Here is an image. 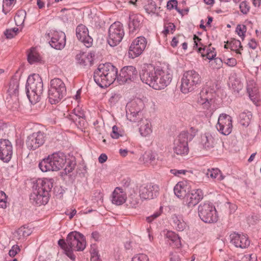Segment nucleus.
I'll return each instance as SVG.
<instances>
[{
  "label": "nucleus",
  "mask_w": 261,
  "mask_h": 261,
  "mask_svg": "<svg viewBox=\"0 0 261 261\" xmlns=\"http://www.w3.org/2000/svg\"><path fill=\"white\" fill-rule=\"evenodd\" d=\"M140 78L143 83L155 90H162L167 87L173 78L172 70L169 68H155L148 65L142 70Z\"/></svg>",
  "instance_id": "obj_1"
},
{
  "label": "nucleus",
  "mask_w": 261,
  "mask_h": 261,
  "mask_svg": "<svg viewBox=\"0 0 261 261\" xmlns=\"http://www.w3.org/2000/svg\"><path fill=\"white\" fill-rule=\"evenodd\" d=\"M66 163L67 165L64 170L66 173H69L75 167V161L66 160V156L62 153H54L48 155L46 159L42 160L39 164V167L43 172L58 171L63 168Z\"/></svg>",
  "instance_id": "obj_2"
},
{
  "label": "nucleus",
  "mask_w": 261,
  "mask_h": 261,
  "mask_svg": "<svg viewBox=\"0 0 261 261\" xmlns=\"http://www.w3.org/2000/svg\"><path fill=\"white\" fill-rule=\"evenodd\" d=\"M117 72V69L111 64H101L94 71V80L99 86L108 87L116 80Z\"/></svg>",
  "instance_id": "obj_3"
},
{
  "label": "nucleus",
  "mask_w": 261,
  "mask_h": 261,
  "mask_svg": "<svg viewBox=\"0 0 261 261\" xmlns=\"http://www.w3.org/2000/svg\"><path fill=\"white\" fill-rule=\"evenodd\" d=\"M200 82L201 77L197 72L193 70L187 71L181 79L180 90L185 94H188L193 91Z\"/></svg>",
  "instance_id": "obj_4"
},
{
  "label": "nucleus",
  "mask_w": 261,
  "mask_h": 261,
  "mask_svg": "<svg viewBox=\"0 0 261 261\" xmlns=\"http://www.w3.org/2000/svg\"><path fill=\"white\" fill-rule=\"evenodd\" d=\"M26 88L30 100H31V97L34 100H38L43 92V83L40 76L35 73L30 75L27 80Z\"/></svg>",
  "instance_id": "obj_5"
},
{
  "label": "nucleus",
  "mask_w": 261,
  "mask_h": 261,
  "mask_svg": "<svg viewBox=\"0 0 261 261\" xmlns=\"http://www.w3.org/2000/svg\"><path fill=\"white\" fill-rule=\"evenodd\" d=\"M66 93V88L64 82L60 79L51 80L48 90V98L51 104L59 102Z\"/></svg>",
  "instance_id": "obj_6"
},
{
  "label": "nucleus",
  "mask_w": 261,
  "mask_h": 261,
  "mask_svg": "<svg viewBox=\"0 0 261 261\" xmlns=\"http://www.w3.org/2000/svg\"><path fill=\"white\" fill-rule=\"evenodd\" d=\"M198 215L205 223H215L218 220V216L215 207L210 202H203L198 207Z\"/></svg>",
  "instance_id": "obj_7"
},
{
  "label": "nucleus",
  "mask_w": 261,
  "mask_h": 261,
  "mask_svg": "<svg viewBox=\"0 0 261 261\" xmlns=\"http://www.w3.org/2000/svg\"><path fill=\"white\" fill-rule=\"evenodd\" d=\"M69 250L72 253L73 251H83L86 247V241L84 236L80 232L72 231L69 233L66 238Z\"/></svg>",
  "instance_id": "obj_8"
},
{
  "label": "nucleus",
  "mask_w": 261,
  "mask_h": 261,
  "mask_svg": "<svg viewBox=\"0 0 261 261\" xmlns=\"http://www.w3.org/2000/svg\"><path fill=\"white\" fill-rule=\"evenodd\" d=\"M124 35L122 24L120 22H115L109 28L108 42L110 46H115L122 41Z\"/></svg>",
  "instance_id": "obj_9"
},
{
  "label": "nucleus",
  "mask_w": 261,
  "mask_h": 261,
  "mask_svg": "<svg viewBox=\"0 0 261 261\" xmlns=\"http://www.w3.org/2000/svg\"><path fill=\"white\" fill-rule=\"evenodd\" d=\"M188 136L187 132H182L174 141L173 149L176 154L183 156L188 154Z\"/></svg>",
  "instance_id": "obj_10"
},
{
  "label": "nucleus",
  "mask_w": 261,
  "mask_h": 261,
  "mask_svg": "<svg viewBox=\"0 0 261 261\" xmlns=\"http://www.w3.org/2000/svg\"><path fill=\"white\" fill-rule=\"evenodd\" d=\"M216 126L220 133L228 135L231 133L233 127L231 117L226 114H220Z\"/></svg>",
  "instance_id": "obj_11"
},
{
  "label": "nucleus",
  "mask_w": 261,
  "mask_h": 261,
  "mask_svg": "<svg viewBox=\"0 0 261 261\" xmlns=\"http://www.w3.org/2000/svg\"><path fill=\"white\" fill-rule=\"evenodd\" d=\"M146 40L143 37H139L134 39L129 47V57L134 59L141 55L146 47Z\"/></svg>",
  "instance_id": "obj_12"
},
{
  "label": "nucleus",
  "mask_w": 261,
  "mask_h": 261,
  "mask_svg": "<svg viewBox=\"0 0 261 261\" xmlns=\"http://www.w3.org/2000/svg\"><path fill=\"white\" fill-rule=\"evenodd\" d=\"M159 193V187L151 183L142 185L139 188V194L141 198L149 200L157 197Z\"/></svg>",
  "instance_id": "obj_13"
},
{
  "label": "nucleus",
  "mask_w": 261,
  "mask_h": 261,
  "mask_svg": "<svg viewBox=\"0 0 261 261\" xmlns=\"http://www.w3.org/2000/svg\"><path fill=\"white\" fill-rule=\"evenodd\" d=\"M45 140L44 133L38 131L34 132L28 136L26 144L29 149L34 150L42 146L44 143Z\"/></svg>",
  "instance_id": "obj_14"
},
{
  "label": "nucleus",
  "mask_w": 261,
  "mask_h": 261,
  "mask_svg": "<svg viewBox=\"0 0 261 261\" xmlns=\"http://www.w3.org/2000/svg\"><path fill=\"white\" fill-rule=\"evenodd\" d=\"M193 39L195 43L194 47L197 48L198 51L201 54L202 57H206L207 59H213L215 57L216 53L214 47L211 45H203L201 42V39L196 35H194Z\"/></svg>",
  "instance_id": "obj_15"
},
{
  "label": "nucleus",
  "mask_w": 261,
  "mask_h": 261,
  "mask_svg": "<svg viewBox=\"0 0 261 261\" xmlns=\"http://www.w3.org/2000/svg\"><path fill=\"white\" fill-rule=\"evenodd\" d=\"M75 61L81 67H90L93 64L95 54L93 51H80L75 56Z\"/></svg>",
  "instance_id": "obj_16"
},
{
  "label": "nucleus",
  "mask_w": 261,
  "mask_h": 261,
  "mask_svg": "<svg viewBox=\"0 0 261 261\" xmlns=\"http://www.w3.org/2000/svg\"><path fill=\"white\" fill-rule=\"evenodd\" d=\"M137 74L136 68L133 66H128L123 67L120 71L119 76L117 77V81L120 84L128 83L134 80Z\"/></svg>",
  "instance_id": "obj_17"
},
{
  "label": "nucleus",
  "mask_w": 261,
  "mask_h": 261,
  "mask_svg": "<svg viewBox=\"0 0 261 261\" xmlns=\"http://www.w3.org/2000/svg\"><path fill=\"white\" fill-rule=\"evenodd\" d=\"M13 154V147L11 143L7 139L0 140V159L8 163Z\"/></svg>",
  "instance_id": "obj_18"
},
{
  "label": "nucleus",
  "mask_w": 261,
  "mask_h": 261,
  "mask_svg": "<svg viewBox=\"0 0 261 261\" xmlns=\"http://www.w3.org/2000/svg\"><path fill=\"white\" fill-rule=\"evenodd\" d=\"M76 36L78 40L83 42L87 47H90L93 42V39L89 34V30L84 24H79L76 29Z\"/></svg>",
  "instance_id": "obj_19"
},
{
  "label": "nucleus",
  "mask_w": 261,
  "mask_h": 261,
  "mask_svg": "<svg viewBox=\"0 0 261 261\" xmlns=\"http://www.w3.org/2000/svg\"><path fill=\"white\" fill-rule=\"evenodd\" d=\"M198 103L204 110L211 111L216 109L215 100L213 95L208 92L200 93Z\"/></svg>",
  "instance_id": "obj_20"
},
{
  "label": "nucleus",
  "mask_w": 261,
  "mask_h": 261,
  "mask_svg": "<svg viewBox=\"0 0 261 261\" xmlns=\"http://www.w3.org/2000/svg\"><path fill=\"white\" fill-rule=\"evenodd\" d=\"M31 202L35 204L41 205L46 204L49 200V195L45 192H42L34 187L33 193L30 196Z\"/></svg>",
  "instance_id": "obj_21"
},
{
  "label": "nucleus",
  "mask_w": 261,
  "mask_h": 261,
  "mask_svg": "<svg viewBox=\"0 0 261 261\" xmlns=\"http://www.w3.org/2000/svg\"><path fill=\"white\" fill-rule=\"evenodd\" d=\"M230 243L236 247L246 248L250 245V240L246 235L233 233L230 235Z\"/></svg>",
  "instance_id": "obj_22"
},
{
  "label": "nucleus",
  "mask_w": 261,
  "mask_h": 261,
  "mask_svg": "<svg viewBox=\"0 0 261 261\" xmlns=\"http://www.w3.org/2000/svg\"><path fill=\"white\" fill-rule=\"evenodd\" d=\"M203 194L200 189H194L189 193L186 199V205L189 207H192L196 205L202 198Z\"/></svg>",
  "instance_id": "obj_23"
},
{
  "label": "nucleus",
  "mask_w": 261,
  "mask_h": 261,
  "mask_svg": "<svg viewBox=\"0 0 261 261\" xmlns=\"http://www.w3.org/2000/svg\"><path fill=\"white\" fill-rule=\"evenodd\" d=\"M66 44V36L62 32L54 33L50 42V45L56 49L63 48Z\"/></svg>",
  "instance_id": "obj_24"
},
{
  "label": "nucleus",
  "mask_w": 261,
  "mask_h": 261,
  "mask_svg": "<svg viewBox=\"0 0 261 261\" xmlns=\"http://www.w3.org/2000/svg\"><path fill=\"white\" fill-rule=\"evenodd\" d=\"M138 126L140 134L143 137L149 136L152 132L151 122L148 119L142 118L138 121Z\"/></svg>",
  "instance_id": "obj_25"
},
{
  "label": "nucleus",
  "mask_w": 261,
  "mask_h": 261,
  "mask_svg": "<svg viewBox=\"0 0 261 261\" xmlns=\"http://www.w3.org/2000/svg\"><path fill=\"white\" fill-rule=\"evenodd\" d=\"M157 154L155 152L149 150L146 151L139 158V162L146 166H154L156 165Z\"/></svg>",
  "instance_id": "obj_26"
},
{
  "label": "nucleus",
  "mask_w": 261,
  "mask_h": 261,
  "mask_svg": "<svg viewBox=\"0 0 261 261\" xmlns=\"http://www.w3.org/2000/svg\"><path fill=\"white\" fill-rule=\"evenodd\" d=\"M126 199V195L123 190L117 187L115 189L112 195V202L116 205L122 204Z\"/></svg>",
  "instance_id": "obj_27"
},
{
  "label": "nucleus",
  "mask_w": 261,
  "mask_h": 261,
  "mask_svg": "<svg viewBox=\"0 0 261 261\" xmlns=\"http://www.w3.org/2000/svg\"><path fill=\"white\" fill-rule=\"evenodd\" d=\"M53 184L54 179L53 178H40L37 180L35 187L49 194V192L53 187Z\"/></svg>",
  "instance_id": "obj_28"
},
{
  "label": "nucleus",
  "mask_w": 261,
  "mask_h": 261,
  "mask_svg": "<svg viewBox=\"0 0 261 261\" xmlns=\"http://www.w3.org/2000/svg\"><path fill=\"white\" fill-rule=\"evenodd\" d=\"M190 188L189 182L187 180L178 182L174 187V192L178 198L184 197Z\"/></svg>",
  "instance_id": "obj_29"
},
{
  "label": "nucleus",
  "mask_w": 261,
  "mask_h": 261,
  "mask_svg": "<svg viewBox=\"0 0 261 261\" xmlns=\"http://www.w3.org/2000/svg\"><path fill=\"white\" fill-rule=\"evenodd\" d=\"M216 143L215 138L209 133L204 134L201 137L200 144L206 150H210L214 147Z\"/></svg>",
  "instance_id": "obj_30"
},
{
  "label": "nucleus",
  "mask_w": 261,
  "mask_h": 261,
  "mask_svg": "<svg viewBox=\"0 0 261 261\" xmlns=\"http://www.w3.org/2000/svg\"><path fill=\"white\" fill-rule=\"evenodd\" d=\"M130 22L129 23V32L134 33L138 31L141 25V16L137 14H133L130 16Z\"/></svg>",
  "instance_id": "obj_31"
},
{
  "label": "nucleus",
  "mask_w": 261,
  "mask_h": 261,
  "mask_svg": "<svg viewBox=\"0 0 261 261\" xmlns=\"http://www.w3.org/2000/svg\"><path fill=\"white\" fill-rule=\"evenodd\" d=\"M230 49L236 52L237 54L236 57L237 59L242 61L243 60L242 57L241 56V50L243 49V47L241 45L240 41L237 39H232L229 41Z\"/></svg>",
  "instance_id": "obj_32"
},
{
  "label": "nucleus",
  "mask_w": 261,
  "mask_h": 261,
  "mask_svg": "<svg viewBox=\"0 0 261 261\" xmlns=\"http://www.w3.org/2000/svg\"><path fill=\"white\" fill-rule=\"evenodd\" d=\"M206 174L208 178L216 181H221L225 178V176L218 168L208 169Z\"/></svg>",
  "instance_id": "obj_33"
},
{
  "label": "nucleus",
  "mask_w": 261,
  "mask_h": 261,
  "mask_svg": "<svg viewBox=\"0 0 261 261\" xmlns=\"http://www.w3.org/2000/svg\"><path fill=\"white\" fill-rule=\"evenodd\" d=\"M32 230L25 226H22L18 228L14 233V237L18 240H23L26 237L30 235Z\"/></svg>",
  "instance_id": "obj_34"
},
{
  "label": "nucleus",
  "mask_w": 261,
  "mask_h": 261,
  "mask_svg": "<svg viewBox=\"0 0 261 261\" xmlns=\"http://www.w3.org/2000/svg\"><path fill=\"white\" fill-rule=\"evenodd\" d=\"M166 238L171 241L172 244L175 247L179 248L181 246V241L179 237L172 231H167L165 234Z\"/></svg>",
  "instance_id": "obj_35"
},
{
  "label": "nucleus",
  "mask_w": 261,
  "mask_h": 261,
  "mask_svg": "<svg viewBox=\"0 0 261 261\" xmlns=\"http://www.w3.org/2000/svg\"><path fill=\"white\" fill-rule=\"evenodd\" d=\"M28 60L30 64H34L41 60V57L36 48H32L29 51Z\"/></svg>",
  "instance_id": "obj_36"
},
{
  "label": "nucleus",
  "mask_w": 261,
  "mask_h": 261,
  "mask_svg": "<svg viewBox=\"0 0 261 261\" xmlns=\"http://www.w3.org/2000/svg\"><path fill=\"white\" fill-rule=\"evenodd\" d=\"M172 220L174 226L178 231H183L186 227V223L182 219L176 215L172 217Z\"/></svg>",
  "instance_id": "obj_37"
},
{
  "label": "nucleus",
  "mask_w": 261,
  "mask_h": 261,
  "mask_svg": "<svg viewBox=\"0 0 261 261\" xmlns=\"http://www.w3.org/2000/svg\"><path fill=\"white\" fill-rule=\"evenodd\" d=\"M252 115L250 112H244L240 115V122L241 125L247 126L250 124Z\"/></svg>",
  "instance_id": "obj_38"
},
{
  "label": "nucleus",
  "mask_w": 261,
  "mask_h": 261,
  "mask_svg": "<svg viewBox=\"0 0 261 261\" xmlns=\"http://www.w3.org/2000/svg\"><path fill=\"white\" fill-rule=\"evenodd\" d=\"M85 116L84 111L79 107L73 109V112L68 116V118L73 122L77 121V119L83 118Z\"/></svg>",
  "instance_id": "obj_39"
},
{
  "label": "nucleus",
  "mask_w": 261,
  "mask_h": 261,
  "mask_svg": "<svg viewBox=\"0 0 261 261\" xmlns=\"http://www.w3.org/2000/svg\"><path fill=\"white\" fill-rule=\"evenodd\" d=\"M140 204V199L136 194H131L127 200V205L130 208H137Z\"/></svg>",
  "instance_id": "obj_40"
},
{
  "label": "nucleus",
  "mask_w": 261,
  "mask_h": 261,
  "mask_svg": "<svg viewBox=\"0 0 261 261\" xmlns=\"http://www.w3.org/2000/svg\"><path fill=\"white\" fill-rule=\"evenodd\" d=\"M58 244L63 248L67 256H68L72 260H74L75 258V256L73 253L69 250V247L68 246V243L67 241L65 242L64 240H60L58 241Z\"/></svg>",
  "instance_id": "obj_41"
},
{
  "label": "nucleus",
  "mask_w": 261,
  "mask_h": 261,
  "mask_svg": "<svg viewBox=\"0 0 261 261\" xmlns=\"http://www.w3.org/2000/svg\"><path fill=\"white\" fill-rule=\"evenodd\" d=\"M25 15L26 13L23 10L18 11L16 13L14 17V20L17 26H21L23 25L25 18Z\"/></svg>",
  "instance_id": "obj_42"
},
{
  "label": "nucleus",
  "mask_w": 261,
  "mask_h": 261,
  "mask_svg": "<svg viewBox=\"0 0 261 261\" xmlns=\"http://www.w3.org/2000/svg\"><path fill=\"white\" fill-rule=\"evenodd\" d=\"M16 0H4L3 11L7 14L16 3Z\"/></svg>",
  "instance_id": "obj_43"
},
{
  "label": "nucleus",
  "mask_w": 261,
  "mask_h": 261,
  "mask_svg": "<svg viewBox=\"0 0 261 261\" xmlns=\"http://www.w3.org/2000/svg\"><path fill=\"white\" fill-rule=\"evenodd\" d=\"M246 31L247 28L244 24H238L236 29V32L242 40L245 38Z\"/></svg>",
  "instance_id": "obj_44"
},
{
  "label": "nucleus",
  "mask_w": 261,
  "mask_h": 261,
  "mask_svg": "<svg viewBox=\"0 0 261 261\" xmlns=\"http://www.w3.org/2000/svg\"><path fill=\"white\" fill-rule=\"evenodd\" d=\"M175 30V27L172 23H166L164 24V30L162 33L165 37H166L168 34H173Z\"/></svg>",
  "instance_id": "obj_45"
},
{
  "label": "nucleus",
  "mask_w": 261,
  "mask_h": 261,
  "mask_svg": "<svg viewBox=\"0 0 261 261\" xmlns=\"http://www.w3.org/2000/svg\"><path fill=\"white\" fill-rule=\"evenodd\" d=\"M170 172L173 174L175 176L178 177H181V175H186L188 176H190L191 174H192V172L191 171L187 170H177L175 169H171Z\"/></svg>",
  "instance_id": "obj_46"
},
{
  "label": "nucleus",
  "mask_w": 261,
  "mask_h": 261,
  "mask_svg": "<svg viewBox=\"0 0 261 261\" xmlns=\"http://www.w3.org/2000/svg\"><path fill=\"white\" fill-rule=\"evenodd\" d=\"M144 9L148 14L154 13L156 11V6L154 2L149 1L148 3L145 6Z\"/></svg>",
  "instance_id": "obj_47"
},
{
  "label": "nucleus",
  "mask_w": 261,
  "mask_h": 261,
  "mask_svg": "<svg viewBox=\"0 0 261 261\" xmlns=\"http://www.w3.org/2000/svg\"><path fill=\"white\" fill-rule=\"evenodd\" d=\"M185 40V38L183 35H178L174 37L171 42V45L173 47H176L178 44L181 43Z\"/></svg>",
  "instance_id": "obj_48"
},
{
  "label": "nucleus",
  "mask_w": 261,
  "mask_h": 261,
  "mask_svg": "<svg viewBox=\"0 0 261 261\" xmlns=\"http://www.w3.org/2000/svg\"><path fill=\"white\" fill-rule=\"evenodd\" d=\"M240 11L243 14H247L250 11V6L248 3L246 1H242L240 3L239 6Z\"/></svg>",
  "instance_id": "obj_49"
},
{
  "label": "nucleus",
  "mask_w": 261,
  "mask_h": 261,
  "mask_svg": "<svg viewBox=\"0 0 261 261\" xmlns=\"http://www.w3.org/2000/svg\"><path fill=\"white\" fill-rule=\"evenodd\" d=\"M18 31V29L14 28L11 29L7 30L5 33L6 37L8 39H11L15 37Z\"/></svg>",
  "instance_id": "obj_50"
},
{
  "label": "nucleus",
  "mask_w": 261,
  "mask_h": 261,
  "mask_svg": "<svg viewBox=\"0 0 261 261\" xmlns=\"http://www.w3.org/2000/svg\"><path fill=\"white\" fill-rule=\"evenodd\" d=\"M7 199L6 194L0 191V207L5 208L7 207Z\"/></svg>",
  "instance_id": "obj_51"
},
{
  "label": "nucleus",
  "mask_w": 261,
  "mask_h": 261,
  "mask_svg": "<svg viewBox=\"0 0 261 261\" xmlns=\"http://www.w3.org/2000/svg\"><path fill=\"white\" fill-rule=\"evenodd\" d=\"M210 60L211 61L210 62V64L213 68L219 69L221 67L222 62L220 58H215L214 60Z\"/></svg>",
  "instance_id": "obj_52"
},
{
  "label": "nucleus",
  "mask_w": 261,
  "mask_h": 261,
  "mask_svg": "<svg viewBox=\"0 0 261 261\" xmlns=\"http://www.w3.org/2000/svg\"><path fill=\"white\" fill-rule=\"evenodd\" d=\"M132 261H149V257L145 254L140 253L135 255Z\"/></svg>",
  "instance_id": "obj_53"
},
{
  "label": "nucleus",
  "mask_w": 261,
  "mask_h": 261,
  "mask_svg": "<svg viewBox=\"0 0 261 261\" xmlns=\"http://www.w3.org/2000/svg\"><path fill=\"white\" fill-rule=\"evenodd\" d=\"M111 136L113 139H118L119 137L122 136V134L120 130H119V128L116 125H114L112 127V132L111 134Z\"/></svg>",
  "instance_id": "obj_54"
},
{
  "label": "nucleus",
  "mask_w": 261,
  "mask_h": 261,
  "mask_svg": "<svg viewBox=\"0 0 261 261\" xmlns=\"http://www.w3.org/2000/svg\"><path fill=\"white\" fill-rule=\"evenodd\" d=\"M20 247L17 245H13L9 252V255L10 257H13L17 254L20 252Z\"/></svg>",
  "instance_id": "obj_55"
},
{
  "label": "nucleus",
  "mask_w": 261,
  "mask_h": 261,
  "mask_svg": "<svg viewBox=\"0 0 261 261\" xmlns=\"http://www.w3.org/2000/svg\"><path fill=\"white\" fill-rule=\"evenodd\" d=\"M224 63L228 66L230 67H234L237 64V60L233 58H226L224 59Z\"/></svg>",
  "instance_id": "obj_56"
},
{
  "label": "nucleus",
  "mask_w": 261,
  "mask_h": 261,
  "mask_svg": "<svg viewBox=\"0 0 261 261\" xmlns=\"http://www.w3.org/2000/svg\"><path fill=\"white\" fill-rule=\"evenodd\" d=\"M247 45L250 49H255L257 47L258 43L255 39H251L249 40Z\"/></svg>",
  "instance_id": "obj_57"
},
{
  "label": "nucleus",
  "mask_w": 261,
  "mask_h": 261,
  "mask_svg": "<svg viewBox=\"0 0 261 261\" xmlns=\"http://www.w3.org/2000/svg\"><path fill=\"white\" fill-rule=\"evenodd\" d=\"M177 6V1H175V0H170L167 3V8L168 9V10H172L173 9L174 7H176Z\"/></svg>",
  "instance_id": "obj_58"
},
{
  "label": "nucleus",
  "mask_w": 261,
  "mask_h": 261,
  "mask_svg": "<svg viewBox=\"0 0 261 261\" xmlns=\"http://www.w3.org/2000/svg\"><path fill=\"white\" fill-rule=\"evenodd\" d=\"M76 213V211L75 208L70 209L66 212V214L69 216V219L70 220L75 216Z\"/></svg>",
  "instance_id": "obj_59"
},
{
  "label": "nucleus",
  "mask_w": 261,
  "mask_h": 261,
  "mask_svg": "<svg viewBox=\"0 0 261 261\" xmlns=\"http://www.w3.org/2000/svg\"><path fill=\"white\" fill-rule=\"evenodd\" d=\"M192 123L193 125H200L202 123V120L200 117L195 116L193 120Z\"/></svg>",
  "instance_id": "obj_60"
},
{
  "label": "nucleus",
  "mask_w": 261,
  "mask_h": 261,
  "mask_svg": "<svg viewBox=\"0 0 261 261\" xmlns=\"http://www.w3.org/2000/svg\"><path fill=\"white\" fill-rule=\"evenodd\" d=\"M107 159L106 154H101L98 158V161L100 163H103L107 161Z\"/></svg>",
  "instance_id": "obj_61"
},
{
  "label": "nucleus",
  "mask_w": 261,
  "mask_h": 261,
  "mask_svg": "<svg viewBox=\"0 0 261 261\" xmlns=\"http://www.w3.org/2000/svg\"><path fill=\"white\" fill-rule=\"evenodd\" d=\"M127 153H128V150L127 149H119V153L123 157L126 156L127 154Z\"/></svg>",
  "instance_id": "obj_62"
},
{
  "label": "nucleus",
  "mask_w": 261,
  "mask_h": 261,
  "mask_svg": "<svg viewBox=\"0 0 261 261\" xmlns=\"http://www.w3.org/2000/svg\"><path fill=\"white\" fill-rule=\"evenodd\" d=\"M253 5L255 7H259L261 5V0H253Z\"/></svg>",
  "instance_id": "obj_63"
},
{
  "label": "nucleus",
  "mask_w": 261,
  "mask_h": 261,
  "mask_svg": "<svg viewBox=\"0 0 261 261\" xmlns=\"http://www.w3.org/2000/svg\"><path fill=\"white\" fill-rule=\"evenodd\" d=\"M37 4L40 9H41L44 7V3L42 0H37Z\"/></svg>",
  "instance_id": "obj_64"
}]
</instances>
